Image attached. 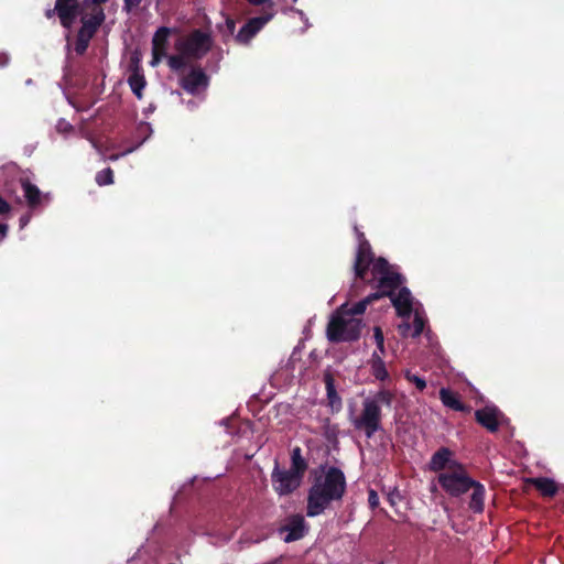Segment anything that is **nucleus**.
I'll return each instance as SVG.
<instances>
[{
  "label": "nucleus",
  "mask_w": 564,
  "mask_h": 564,
  "mask_svg": "<svg viewBox=\"0 0 564 564\" xmlns=\"http://www.w3.org/2000/svg\"><path fill=\"white\" fill-rule=\"evenodd\" d=\"M20 183L26 199V204L31 209H36L41 206L42 200L47 198V195L42 194L40 188L31 183L29 178H21Z\"/></svg>",
  "instance_id": "obj_19"
},
{
  "label": "nucleus",
  "mask_w": 564,
  "mask_h": 564,
  "mask_svg": "<svg viewBox=\"0 0 564 564\" xmlns=\"http://www.w3.org/2000/svg\"><path fill=\"white\" fill-rule=\"evenodd\" d=\"M373 338L377 346H382V344L384 343L383 332L380 326H375Z\"/></svg>",
  "instance_id": "obj_32"
},
{
  "label": "nucleus",
  "mask_w": 564,
  "mask_h": 564,
  "mask_svg": "<svg viewBox=\"0 0 564 564\" xmlns=\"http://www.w3.org/2000/svg\"><path fill=\"white\" fill-rule=\"evenodd\" d=\"M274 12H262L259 17L249 19L238 31L235 41L240 45H247L273 19Z\"/></svg>",
  "instance_id": "obj_12"
},
{
  "label": "nucleus",
  "mask_w": 564,
  "mask_h": 564,
  "mask_svg": "<svg viewBox=\"0 0 564 564\" xmlns=\"http://www.w3.org/2000/svg\"><path fill=\"white\" fill-rule=\"evenodd\" d=\"M9 226L7 224L0 223V238H4L8 234Z\"/></svg>",
  "instance_id": "obj_39"
},
{
  "label": "nucleus",
  "mask_w": 564,
  "mask_h": 564,
  "mask_svg": "<svg viewBox=\"0 0 564 564\" xmlns=\"http://www.w3.org/2000/svg\"><path fill=\"white\" fill-rule=\"evenodd\" d=\"M251 6H263V12H274L275 3L273 0H248Z\"/></svg>",
  "instance_id": "obj_31"
},
{
  "label": "nucleus",
  "mask_w": 564,
  "mask_h": 564,
  "mask_svg": "<svg viewBox=\"0 0 564 564\" xmlns=\"http://www.w3.org/2000/svg\"><path fill=\"white\" fill-rule=\"evenodd\" d=\"M397 315L402 318H410L413 312V297L411 291L406 286L398 289V293L393 292L389 295Z\"/></svg>",
  "instance_id": "obj_15"
},
{
  "label": "nucleus",
  "mask_w": 564,
  "mask_h": 564,
  "mask_svg": "<svg viewBox=\"0 0 564 564\" xmlns=\"http://www.w3.org/2000/svg\"><path fill=\"white\" fill-rule=\"evenodd\" d=\"M124 1V6H123V9L124 11H127L128 13L132 12L134 9L139 8L142 0H123Z\"/></svg>",
  "instance_id": "obj_33"
},
{
  "label": "nucleus",
  "mask_w": 564,
  "mask_h": 564,
  "mask_svg": "<svg viewBox=\"0 0 564 564\" xmlns=\"http://www.w3.org/2000/svg\"><path fill=\"white\" fill-rule=\"evenodd\" d=\"M66 3H68L75 11H77L79 14H82L83 6L79 0H64Z\"/></svg>",
  "instance_id": "obj_36"
},
{
  "label": "nucleus",
  "mask_w": 564,
  "mask_h": 564,
  "mask_svg": "<svg viewBox=\"0 0 564 564\" xmlns=\"http://www.w3.org/2000/svg\"><path fill=\"white\" fill-rule=\"evenodd\" d=\"M307 469V462L302 456L301 447L296 446L292 449L291 453V468L290 470L300 475V477H304V474Z\"/></svg>",
  "instance_id": "obj_26"
},
{
  "label": "nucleus",
  "mask_w": 564,
  "mask_h": 564,
  "mask_svg": "<svg viewBox=\"0 0 564 564\" xmlns=\"http://www.w3.org/2000/svg\"><path fill=\"white\" fill-rule=\"evenodd\" d=\"M96 183L99 186L110 185L113 183V171L111 167H106L96 174Z\"/></svg>",
  "instance_id": "obj_28"
},
{
  "label": "nucleus",
  "mask_w": 564,
  "mask_h": 564,
  "mask_svg": "<svg viewBox=\"0 0 564 564\" xmlns=\"http://www.w3.org/2000/svg\"><path fill=\"white\" fill-rule=\"evenodd\" d=\"M210 78L199 65L191 66L187 74L178 79L180 87L189 95H198L200 90H206Z\"/></svg>",
  "instance_id": "obj_8"
},
{
  "label": "nucleus",
  "mask_w": 564,
  "mask_h": 564,
  "mask_svg": "<svg viewBox=\"0 0 564 564\" xmlns=\"http://www.w3.org/2000/svg\"><path fill=\"white\" fill-rule=\"evenodd\" d=\"M307 531V524L301 514H294L288 518L286 523L280 527L279 532H286L283 541L291 543L304 538Z\"/></svg>",
  "instance_id": "obj_14"
},
{
  "label": "nucleus",
  "mask_w": 564,
  "mask_h": 564,
  "mask_svg": "<svg viewBox=\"0 0 564 564\" xmlns=\"http://www.w3.org/2000/svg\"><path fill=\"white\" fill-rule=\"evenodd\" d=\"M354 230L356 232V236H357V239H358V243H360V241H368L365 237V234L362 231H360V229L358 228V226H355L354 227Z\"/></svg>",
  "instance_id": "obj_38"
},
{
  "label": "nucleus",
  "mask_w": 564,
  "mask_h": 564,
  "mask_svg": "<svg viewBox=\"0 0 564 564\" xmlns=\"http://www.w3.org/2000/svg\"><path fill=\"white\" fill-rule=\"evenodd\" d=\"M325 383L328 405L332 408L333 412H339L341 410L343 403L341 398L336 391L333 378L327 376L325 378Z\"/></svg>",
  "instance_id": "obj_25"
},
{
  "label": "nucleus",
  "mask_w": 564,
  "mask_h": 564,
  "mask_svg": "<svg viewBox=\"0 0 564 564\" xmlns=\"http://www.w3.org/2000/svg\"><path fill=\"white\" fill-rule=\"evenodd\" d=\"M28 223V219L25 217L20 218L21 227L24 226Z\"/></svg>",
  "instance_id": "obj_42"
},
{
  "label": "nucleus",
  "mask_w": 564,
  "mask_h": 564,
  "mask_svg": "<svg viewBox=\"0 0 564 564\" xmlns=\"http://www.w3.org/2000/svg\"><path fill=\"white\" fill-rule=\"evenodd\" d=\"M44 15L47 20H51L54 17L58 18L61 25L68 31L66 34V41L69 42L70 30L77 18H79V13L64 0H56L54 8L46 9L44 11Z\"/></svg>",
  "instance_id": "obj_9"
},
{
  "label": "nucleus",
  "mask_w": 564,
  "mask_h": 564,
  "mask_svg": "<svg viewBox=\"0 0 564 564\" xmlns=\"http://www.w3.org/2000/svg\"><path fill=\"white\" fill-rule=\"evenodd\" d=\"M368 503L372 509L379 506V496L373 489L368 492Z\"/></svg>",
  "instance_id": "obj_34"
},
{
  "label": "nucleus",
  "mask_w": 564,
  "mask_h": 564,
  "mask_svg": "<svg viewBox=\"0 0 564 564\" xmlns=\"http://www.w3.org/2000/svg\"><path fill=\"white\" fill-rule=\"evenodd\" d=\"M376 301H378V296L371 293L361 301L355 303L351 307H348L347 304L341 305L339 307V313L347 315L348 317L356 318L355 316L364 314L367 306Z\"/></svg>",
  "instance_id": "obj_23"
},
{
  "label": "nucleus",
  "mask_w": 564,
  "mask_h": 564,
  "mask_svg": "<svg viewBox=\"0 0 564 564\" xmlns=\"http://www.w3.org/2000/svg\"><path fill=\"white\" fill-rule=\"evenodd\" d=\"M454 456V452L448 447H440L430 459V470L434 473H443L444 469L452 470V465L458 463Z\"/></svg>",
  "instance_id": "obj_17"
},
{
  "label": "nucleus",
  "mask_w": 564,
  "mask_h": 564,
  "mask_svg": "<svg viewBox=\"0 0 564 564\" xmlns=\"http://www.w3.org/2000/svg\"><path fill=\"white\" fill-rule=\"evenodd\" d=\"M189 59H192L189 56L178 53L167 57V65L173 72L180 73L185 69Z\"/></svg>",
  "instance_id": "obj_27"
},
{
  "label": "nucleus",
  "mask_w": 564,
  "mask_h": 564,
  "mask_svg": "<svg viewBox=\"0 0 564 564\" xmlns=\"http://www.w3.org/2000/svg\"><path fill=\"white\" fill-rule=\"evenodd\" d=\"M476 422L490 433L498 432L499 427L508 422L507 416L496 405H485L475 411Z\"/></svg>",
  "instance_id": "obj_11"
},
{
  "label": "nucleus",
  "mask_w": 564,
  "mask_h": 564,
  "mask_svg": "<svg viewBox=\"0 0 564 564\" xmlns=\"http://www.w3.org/2000/svg\"><path fill=\"white\" fill-rule=\"evenodd\" d=\"M376 351L382 357V355L386 354L384 343L382 344V346H377Z\"/></svg>",
  "instance_id": "obj_41"
},
{
  "label": "nucleus",
  "mask_w": 564,
  "mask_h": 564,
  "mask_svg": "<svg viewBox=\"0 0 564 564\" xmlns=\"http://www.w3.org/2000/svg\"><path fill=\"white\" fill-rule=\"evenodd\" d=\"M293 2H296L297 0H292Z\"/></svg>",
  "instance_id": "obj_43"
},
{
  "label": "nucleus",
  "mask_w": 564,
  "mask_h": 564,
  "mask_svg": "<svg viewBox=\"0 0 564 564\" xmlns=\"http://www.w3.org/2000/svg\"><path fill=\"white\" fill-rule=\"evenodd\" d=\"M271 479L279 495H289L300 487L303 478L290 469L281 470L279 464L275 463Z\"/></svg>",
  "instance_id": "obj_10"
},
{
  "label": "nucleus",
  "mask_w": 564,
  "mask_h": 564,
  "mask_svg": "<svg viewBox=\"0 0 564 564\" xmlns=\"http://www.w3.org/2000/svg\"><path fill=\"white\" fill-rule=\"evenodd\" d=\"M312 485L307 494V517L322 514L333 502L341 501L347 482L344 471L336 467L321 465L311 471Z\"/></svg>",
  "instance_id": "obj_1"
},
{
  "label": "nucleus",
  "mask_w": 564,
  "mask_h": 564,
  "mask_svg": "<svg viewBox=\"0 0 564 564\" xmlns=\"http://www.w3.org/2000/svg\"><path fill=\"white\" fill-rule=\"evenodd\" d=\"M213 40L210 34L196 29L187 36L180 39L175 43L178 53L189 56L194 61L203 58L212 48Z\"/></svg>",
  "instance_id": "obj_7"
},
{
  "label": "nucleus",
  "mask_w": 564,
  "mask_h": 564,
  "mask_svg": "<svg viewBox=\"0 0 564 564\" xmlns=\"http://www.w3.org/2000/svg\"><path fill=\"white\" fill-rule=\"evenodd\" d=\"M437 481L441 488L451 497H460L470 490L474 485V479L468 475V471L462 463L452 465V470L440 473Z\"/></svg>",
  "instance_id": "obj_6"
},
{
  "label": "nucleus",
  "mask_w": 564,
  "mask_h": 564,
  "mask_svg": "<svg viewBox=\"0 0 564 564\" xmlns=\"http://www.w3.org/2000/svg\"><path fill=\"white\" fill-rule=\"evenodd\" d=\"M410 328H411V326H410V324H409L408 322H404L403 324H401V325L399 326L400 333H401L403 336H405V335H406L405 333H406Z\"/></svg>",
  "instance_id": "obj_40"
},
{
  "label": "nucleus",
  "mask_w": 564,
  "mask_h": 564,
  "mask_svg": "<svg viewBox=\"0 0 564 564\" xmlns=\"http://www.w3.org/2000/svg\"><path fill=\"white\" fill-rule=\"evenodd\" d=\"M362 322L337 312L329 319L326 335L330 343L355 341L360 337Z\"/></svg>",
  "instance_id": "obj_5"
},
{
  "label": "nucleus",
  "mask_w": 564,
  "mask_h": 564,
  "mask_svg": "<svg viewBox=\"0 0 564 564\" xmlns=\"http://www.w3.org/2000/svg\"><path fill=\"white\" fill-rule=\"evenodd\" d=\"M11 210L10 204L0 196V215H4Z\"/></svg>",
  "instance_id": "obj_37"
},
{
  "label": "nucleus",
  "mask_w": 564,
  "mask_h": 564,
  "mask_svg": "<svg viewBox=\"0 0 564 564\" xmlns=\"http://www.w3.org/2000/svg\"><path fill=\"white\" fill-rule=\"evenodd\" d=\"M528 482L531 484L545 498H553L558 491V486L552 478H529Z\"/></svg>",
  "instance_id": "obj_21"
},
{
  "label": "nucleus",
  "mask_w": 564,
  "mask_h": 564,
  "mask_svg": "<svg viewBox=\"0 0 564 564\" xmlns=\"http://www.w3.org/2000/svg\"><path fill=\"white\" fill-rule=\"evenodd\" d=\"M393 400L394 393L388 389H380L373 397L366 398L362 401L360 414L351 419L355 430L364 432L367 438H371L382 430L381 406L391 408Z\"/></svg>",
  "instance_id": "obj_2"
},
{
  "label": "nucleus",
  "mask_w": 564,
  "mask_h": 564,
  "mask_svg": "<svg viewBox=\"0 0 564 564\" xmlns=\"http://www.w3.org/2000/svg\"><path fill=\"white\" fill-rule=\"evenodd\" d=\"M370 271L371 279L366 281L376 289L372 294L377 295L378 300L392 295L405 281V278L382 257L377 258Z\"/></svg>",
  "instance_id": "obj_4"
},
{
  "label": "nucleus",
  "mask_w": 564,
  "mask_h": 564,
  "mask_svg": "<svg viewBox=\"0 0 564 564\" xmlns=\"http://www.w3.org/2000/svg\"><path fill=\"white\" fill-rule=\"evenodd\" d=\"M370 368L372 376L380 381H384L389 378V372L386 368V362L383 358L377 352L373 351L370 359Z\"/></svg>",
  "instance_id": "obj_24"
},
{
  "label": "nucleus",
  "mask_w": 564,
  "mask_h": 564,
  "mask_svg": "<svg viewBox=\"0 0 564 564\" xmlns=\"http://www.w3.org/2000/svg\"><path fill=\"white\" fill-rule=\"evenodd\" d=\"M130 75L128 77V84L132 90V93L135 95L138 99H141L143 96V89L147 85V80L144 78V75L142 73V68L139 64L138 57H131L130 64H129Z\"/></svg>",
  "instance_id": "obj_18"
},
{
  "label": "nucleus",
  "mask_w": 564,
  "mask_h": 564,
  "mask_svg": "<svg viewBox=\"0 0 564 564\" xmlns=\"http://www.w3.org/2000/svg\"><path fill=\"white\" fill-rule=\"evenodd\" d=\"M404 378H405L409 382L413 383V384L416 387V389H417L419 391H421V392L426 388V381H425V379H424V378H422V377H420V376H417V375H415V373H412L411 371H406V372L404 373Z\"/></svg>",
  "instance_id": "obj_29"
},
{
  "label": "nucleus",
  "mask_w": 564,
  "mask_h": 564,
  "mask_svg": "<svg viewBox=\"0 0 564 564\" xmlns=\"http://www.w3.org/2000/svg\"><path fill=\"white\" fill-rule=\"evenodd\" d=\"M108 0H83V11L79 14L80 28L77 31L74 51L78 56L86 53L91 39L96 35L101 24L105 22L106 14L101 4Z\"/></svg>",
  "instance_id": "obj_3"
},
{
  "label": "nucleus",
  "mask_w": 564,
  "mask_h": 564,
  "mask_svg": "<svg viewBox=\"0 0 564 564\" xmlns=\"http://www.w3.org/2000/svg\"><path fill=\"white\" fill-rule=\"evenodd\" d=\"M424 327H425V319L423 318V316H421V314L419 312H415L414 319H413L412 337L413 338L419 337L423 333Z\"/></svg>",
  "instance_id": "obj_30"
},
{
  "label": "nucleus",
  "mask_w": 564,
  "mask_h": 564,
  "mask_svg": "<svg viewBox=\"0 0 564 564\" xmlns=\"http://www.w3.org/2000/svg\"><path fill=\"white\" fill-rule=\"evenodd\" d=\"M377 258H375V253L370 246L369 241H360L358 243L355 262H354V272L355 276L358 280L366 281V276L368 274L370 265L372 267L376 262Z\"/></svg>",
  "instance_id": "obj_13"
},
{
  "label": "nucleus",
  "mask_w": 564,
  "mask_h": 564,
  "mask_svg": "<svg viewBox=\"0 0 564 564\" xmlns=\"http://www.w3.org/2000/svg\"><path fill=\"white\" fill-rule=\"evenodd\" d=\"M171 34V29L167 26L159 28L153 37H152V62L151 64L154 66L166 56L167 45H169V36Z\"/></svg>",
  "instance_id": "obj_16"
},
{
  "label": "nucleus",
  "mask_w": 564,
  "mask_h": 564,
  "mask_svg": "<svg viewBox=\"0 0 564 564\" xmlns=\"http://www.w3.org/2000/svg\"><path fill=\"white\" fill-rule=\"evenodd\" d=\"M236 31V21L231 18H227L225 22V31L228 35H234Z\"/></svg>",
  "instance_id": "obj_35"
},
{
  "label": "nucleus",
  "mask_w": 564,
  "mask_h": 564,
  "mask_svg": "<svg viewBox=\"0 0 564 564\" xmlns=\"http://www.w3.org/2000/svg\"><path fill=\"white\" fill-rule=\"evenodd\" d=\"M470 490L469 509L475 513H481L485 508V486L479 481L474 480V485L470 487Z\"/></svg>",
  "instance_id": "obj_22"
},
{
  "label": "nucleus",
  "mask_w": 564,
  "mask_h": 564,
  "mask_svg": "<svg viewBox=\"0 0 564 564\" xmlns=\"http://www.w3.org/2000/svg\"><path fill=\"white\" fill-rule=\"evenodd\" d=\"M440 399L446 408H449L454 411L468 412L470 410V406L464 404L460 401L458 393L452 391L448 388H442L440 390Z\"/></svg>",
  "instance_id": "obj_20"
}]
</instances>
